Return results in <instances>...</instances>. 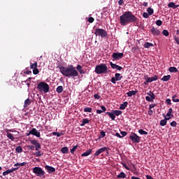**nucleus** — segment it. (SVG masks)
Wrapping results in <instances>:
<instances>
[{"label": "nucleus", "instance_id": "nucleus-1", "mask_svg": "<svg viewBox=\"0 0 179 179\" xmlns=\"http://www.w3.org/2000/svg\"><path fill=\"white\" fill-rule=\"evenodd\" d=\"M59 69V72L66 78H76V76H79V73H78L76 68L73 65H69L68 67L60 66Z\"/></svg>", "mask_w": 179, "mask_h": 179}, {"label": "nucleus", "instance_id": "nucleus-2", "mask_svg": "<svg viewBox=\"0 0 179 179\" xmlns=\"http://www.w3.org/2000/svg\"><path fill=\"white\" fill-rule=\"evenodd\" d=\"M120 20L121 26H127V24H129V23H135V22H137L138 17H135L132 12L126 11L120 17Z\"/></svg>", "mask_w": 179, "mask_h": 179}, {"label": "nucleus", "instance_id": "nucleus-3", "mask_svg": "<svg viewBox=\"0 0 179 179\" xmlns=\"http://www.w3.org/2000/svg\"><path fill=\"white\" fill-rule=\"evenodd\" d=\"M94 72L97 75H101V73H108V67H107V64H100L95 66Z\"/></svg>", "mask_w": 179, "mask_h": 179}, {"label": "nucleus", "instance_id": "nucleus-4", "mask_svg": "<svg viewBox=\"0 0 179 179\" xmlns=\"http://www.w3.org/2000/svg\"><path fill=\"white\" fill-rule=\"evenodd\" d=\"M37 89L38 92L43 93H48L50 92V85L44 82H41L37 85Z\"/></svg>", "mask_w": 179, "mask_h": 179}, {"label": "nucleus", "instance_id": "nucleus-5", "mask_svg": "<svg viewBox=\"0 0 179 179\" xmlns=\"http://www.w3.org/2000/svg\"><path fill=\"white\" fill-rule=\"evenodd\" d=\"M33 173L37 176V177H42L45 174V171L42 170L41 167L36 166L33 169Z\"/></svg>", "mask_w": 179, "mask_h": 179}, {"label": "nucleus", "instance_id": "nucleus-6", "mask_svg": "<svg viewBox=\"0 0 179 179\" xmlns=\"http://www.w3.org/2000/svg\"><path fill=\"white\" fill-rule=\"evenodd\" d=\"M94 34L96 36H100L101 37H108V34L107 31L103 29H96Z\"/></svg>", "mask_w": 179, "mask_h": 179}, {"label": "nucleus", "instance_id": "nucleus-7", "mask_svg": "<svg viewBox=\"0 0 179 179\" xmlns=\"http://www.w3.org/2000/svg\"><path fill=\"white\" fill-rule=\"evenodd\" d=\"M129 139H131L133 143H139V142H141V137L133 132L131 133L129 136Z\"/></svg>", "mask_w": 179, "mask_h": 179}, {"label": "nucleus", "instance_id": "nucleus-8", "mask_svg": "<svg viewBox=\"0 0 179 179\" xmlns=\"http://www.w3.org/2000/svg\"><path fill=\"white\" fill-rule=\"evenodd\" d=\"M108 150H110V148L108 147H103V148H99L98 150L96 151L94 156L95 157L100 156L101 153L104 152H108Z\"/></svg>", "mask_w": 179, "mask_h": 179}, {"label": "nucleus", "instance_id": "nucleus-9", "mask_svg": "<svg viewBox=\"0 0 179 179\" xmlns=\"http://www.w3.org/2000/svg\"><path fill=\"white\" fill-rule=\"evenodd\" d=\"M31 143L35 146V150H40L41 149V145L36 140H29Z\"/></svg>", "mask_w": 179, "mask_h": 179}, {"label": "nucleus", "instance_id": "nucleus-10", "mask_svg": "<svg viewBox=\"0 0 179 179\" xmlns=\"http://www.w3.org/2000/svg\"><path fill=\"white\" fill-rule=\"evenodd\" d=\"M124 57V53H120V52H114L112 55V58L115 59V61L118 59H121Z\"/></svg>", "mask_w": 179, "mask_h": 179}, {"label": "nucleus", "instance_id": "nucleus-11", "mask_svg": "<svg viewBox=\"0 0 179 179\" xmlns=\"http://www.w3.org/2000/svg\"><path fill=\"white\" fill-rule=\"evenodd\" d=\"M150 93L151 94H149V93L147 94L149 96H145V100L146 101L153 102V100L156 99V95H155L154 93H152V92H150Z\"/></svg>", "mask_w": 179, "mask_h": 179}, {"label": "nucleus", "instance_id": "nucleus-12", "mask_svg": "<svg viewBox=\"0 0 179 179\" xmlns=\"http://www.w3.org/2000/svg\"><path fill=\"white\" fill-rule=\"evenodd\" d=\"M30 134H32V135L36 136V138H40L41 136L40 131H37V129L36 128H33L31 130H30Z\"/></svg>", "mask_w": 179, "mask_h": 179}, {"label": "nucleus", "instance_id": "nucleus-13", "mask_svg": "<svg viewBox=\"0 0 179 179\" xmlns=\"http://www.w3.org/2000/svg\"><path fill=\"white\" fill-rule=\"evenodd\" d=\"M45 170H47L48 173H49V174H51L52 173H55V168L52 167V166H50L48 165L45 166Z\"/></svg>", "mask_w": 179, "mask_h": 179}, {"label": "nucleus", "instance_id": "nucleus-14", "mask_svg": "<svg viewBox=\"0 0 179 179\" xmlns=\"http://www.w3.org/2000/svg\"><path fill=\"white\" fill-rule=\"evenodd\" d=\"M150 32L153 36H159V34H160V31L155 28V27H152V28L150 29Z\"/></svg>", "mask_w": 179, "mask_h": 179}, {"label": "nucleus", "instance_id": "nucleus-15", "mask_svg": "<svg viewBox=\"0 0 179 179\" xmlns=\"http://www.w3.org/2000/svg\"><path fill=\"white\" fill-rule=\"evenodd\" d=\"M110 65L113 69H117V71H121L122 69V66H118L113 62H110Z\"/></svg>", "mask_w": 179, "mask_h": 179}, {"label": "nucleus", "instance_id": "nucleus-16", "mask_svg": "<svg viewBox=\"0 0 179 179\" xmlns=\"http://www.w3.org/2000/svg\"><path fill=\"white\" fill-rule=\"evenodd\" d=\"M106 114L111 118L112 121H115V115H114V112H106Z\"/></svg>", "mask_w": 179, "mask_h": 179}, {"label": "nucleus", "instance_id": "nucleus-17", "mask_svg": "<svg viewBox=\"0 0 179 179\" xmlns=\"http://www.w3.org/2000/svg\"><path fill=\"white\" fill-rule=\"evenodd\" d=\"M93 150L92 149H89L88 150H87L86 152H85L84 153H83L81 155L82 157H86L87 156H89L90 155H92V152Z\"/></svg>", "mask_w": 179, "mask_h": 179}, {"label": "nucleus", "instance_id": "nucleus-18", "mask_svg": "<svg viewBox=\"0 0 179 179\" xmlns=\"http://www.w3.org/2000/svg\"><path fill=\"white\" fill-rule=\"evenodd\" d=\"M148 82H149L150 83H152V82H155V80H157L158 77L157 76H154L153 77H148Z\"/></svg>", "mask_w": 179, "mask_h": 179}, {"label": "nucleus", "instance_id": "nucleus-19", "mask_svg": "<svg viewBox=\"0 0 179 179\" xmlns=\"http://www.w3.org/2000/svg\"><path fill=\"white\" fill-rule=\"evenodd\" d=\"M169 8H173V9H177V8H179V5H176L174 2H170L168 4Z\"/></svg>", "mask_w": 179, "mask_h": 179}, {"label": "nucleus", "instance_id": "nucleus-20", "mask_svg": "<svg viewBox=\"0 0 179 179\" xmlns=\"http://www.w3.org/2000/svg\"><path fill=\"white\" fill-rule=\"evenodd\" d=\"M30 104H31V101L30 100V99H27L24 103V108H26V107H29Z\"/></svg>", "mask_w": 179, "mask_h": 179}, {"label": "nucleus", "instance_id": "nucleus-21", "mask_svg": "<svg viewBox=\"0 0 179 179\" xmlns=\"http://www.w3.org/2000/svg\"><path fill=\"white\" fill-rule=\"evenodd\" d=\"M136 93H138V91H129V92L127 93V95L128 96V97H132V96H135V94H136Z\"/></svg>", "mask_w": 179, "mask_h": 179}, {"label": "nucleus", "instance_id": "nucleus-22", "mask_svg": "<svg viewBox=\"0 0 179 179\" xmlns=\"http://www.w3.org/2000/svg\"><path fill=\"white\" fill-rule=\"evenodd\" d=\"M128 107V102L125 101L123 103H122L120 106V110H125Z\"/></svg>", "mask_w": 179, "mask_h": 179}, {"label": "nucleus", "instance_id": "nucleus-23", "mask_svg": "<svg viewBox=\"0 0 179 179\" xmlns=\"http://www.w3.org/2000/svg\"><path fill=\"white\" fill-rule=\"evenodd\" d=\"M171 78V75H167V76H164L161 80H163V82H168V80H170V79Z\"/></svg>", "mask_w": 179, "mask_h": 179}, {"label": "nucleus", "instance_id": "nucleus-24", "mask_svg": "<svg viewBox=\"0 0 179 179\" xmlns=\"http://www.w3.org/2000/svg\"><path fill=\"white\" fill-rule=\"evenodd\" d=\"M143 47H144V48H150V47H154V45L152 43L146 42L143 45Z\"/></svg>", "mask_w": 179, "mask_h": 179}, {"label": "nucleus", "instance_id": "nucleus-25", "mask_svg": "<svg viewBox=\"0 0 179 179\" xmlns=\"http://www.w3.org/2000/svg\"><path fill=\"white\" fill-rule=\"evenodd\" d=\"M61 152L64 155H66V153H68V152H69V149L68 148V147H63L61 149Z\"/></svg>", "mask_w": 179, "mask_h": 179}, {"label": "nucleus", "instance_id": "nucleus-26", "mask_svg": "<svg viewBox=\"0 0 179 179\" xmlns=\"http://www.w3.org/2000/svg\"><path fill=\"white\" fill-rule=\"evenodd\" d=\"M89 122H90V120H89V119L84 118L83 119V122L80 124V127H85V125H86V124H89Z\"/></svg>", "mask_w": 179, "mask_h": 179}, {"label": "nucleus", "instance_id": "nucleus-27", "mask_svg": "<svg viewBox=\"0 0 179 179\" xmlns=\"http://www.w3.org/2000/svg\"><path fill=\"white\" fill-rule=\"evenodd\" d=\"M166 117H174V115H173V108H170L169 109L168 113H166Z\"/></svg>", "mask_w": 179, "mask_h": 179}, {"label": "nucleus", "instance_id": "nucleus-28", "mask_svg": "<svg viewBox=\"0 0 179 179\" xmlns=\"http://www.w3.org/2000/svg\"><path fill=\"white\" fill-rule=\"evenodd\" d=\"M56 92L60 94V93H62L64 92V87L62 86H58L56 89Z\"/></svg>", "mask_w": 179, "mask_h": 179}, {"label": "nucleus", "instance_id": "nucleus-29", "mask_svg": "<svg viewBox=\"0 0 179 179\" xmlns=\"http://www.w3.org/2000/svg\"><path fill=\"white\" fill-rule=\"evenodd\" d=\"M117 178H127V174L124 172H121L119 175L117 176Z\"/></svg>", "mask_w": 179, "mask_h": 179}, {"label": "nucleus", "instance_id": "nucleus-30", "mask_svg": "<svg viewBox=\"0 0 179 179\" xmlns=\"http://www.w3.org/2000/svg\"><path fill=\"white\" fill-rule=\"evenodd\" d=\"M115 78L117 81L121 80L122 79V76H121V74H120L118 73H116L115 74Z\"/></svg>", "mask_w": 179, "mask_h": 179}, {"label": "nucleus", "instance_id": "nucleus-31", "mask_svg": "<svg viewBox=\"0 0 179 179\" xmlns=\"http://www.w3.org/2000/svg\"><path fill=\"white\" fill-rule=\"evenodd\" d=\"M7 138H8V139H10V141H15V137L13 136V134L7 132L6 134Z\"/></svg>", "mask_w": 179, "mask_h": 179}, {"label": "nucleus", "instance_id": "nucleus-32", "mask_svg": "<svg viewBox=\"0 0 179 179\" xmlns=\"http://www.w3.org/2000/svg\"><path fill=\"white\" fill-rule=\"evenodd\" d=\"M169 72H171V73H174V72L177 73V72H178V69H177L176 67H169Z\"/></svg>", "mask_w": 179, "mask_h": 179}, {"label": "nucleus", "instance_id": "nucleus-33", "mask_svg": "<svg viewBox=\"0 0 179 179\" xmlns=\"http://www.w3.org/2000/svg\"><path fill=\"white\" fill-rule=\"evenodd\" d=\"M114 115H116L117 117H118V115H121V114H122V111L121 110H113Z\"/></svg>", "mask_w": 179, "mask_h": 179}, {"label": "nucleus", "instance_id": "nucleus-34", "mask_svg": "<svg viewBox=\"0 0 179 179\" xmlns=\"http://www.w3.org/2000/svg\"><path fill=\"white\" fill-rule=\"evenodd\" d=\"M15 152L17 153H22L23 152V148H22V146H17L16 148H15Z\"/></svg>", "mask_w": 179, "mask_h": 179}, {"label": "nucleus", "instance_id": "nucleus-35", "mask_svg": "<svg viewBox=\"0 0 179 179\" xmlns=\"http://www.w3.org/2000/svg\"><path fill=\"white\" fill-rule=\"evenodd\" d=\"M159 125H161V127H166V125H167V121L165 119L162 120L160 121Z\"/></svg>", "mask_w": 179, "mask_h": 179}, {"label": "nucleus", "instance_id": "nucleus-36", "mask_svg": "<svg viewBox=\"0 0 179 179\" xmlns=\"http://www.w3.org/2000/svg\"><path fill=\"white\" fill-rule=\"evenodd\" d=\"M37 65H38L37 62H35L34 64L31 63L30 64L31 69H33V70L36 69L37 68Z\"/></svg>", "mask_w": 179, "mask_h": 179}, {"label": "nucleus", "instance_id": "nucleus-37", "mask_svg": "<svg viewBox=\"0 0 179 179\" xmlns=\"http://www.w3.org/2000/svg\"><path fill=\"white\" fill-rule=\"evenodd\" d=\"M147 12L150 16L153 15V13H154L153 9L150 7L147 9Z\"/></svg>", "mask_w": 179, "mask_h": 179}, {"label": "nucleus", "instance_id": "nucleus-38", "mask_svg": "<svg viewBox=\"0 0 179 179\" xmlns=\"http://www.w3.org/2000/svg\"><path fill=\"white\" fill-rule=\"evenodd\" d=\"M172 101H173V103H178L179 102V99H177V95H173L172 96Z\"/></svg>", "mask_w": 179, "mask_h": 179}, {"label": "nucleus", "instance_id": "nucleus-39", "mask_svg": "<svg viewBox=\"0 0 179 179\" xmlns=\"http://www.w3.org/2000/svg\"><path fill=\"white\" fill-rule=\"evenodd\" d=\"M138 133H140L141 135H148V131L143 129H139Z\"/></svg>", "mask_w": 179, "mask_h": 179}, {"label": "nucleus", "instance_id": "nucleus-40", "mask_svg": "<svg viewBox=\"0 0 179 179\" xmlns=\"http://www.w3.org/2000/svg\"><path fill=\"white\" fill-rule=\"evenodd\" d=\"M162 34L166 37H169L170 34L169 33V31H167L166 29H164L162 31Z\"/></svg>", "mask_w": 179, "mask_h": 179}, {"label": "nucleus", "instance_id": "nucleus-41", "mask_svg": "<svg viewBox=\"0 0 179 179\" xmlns=\"http://www.w3.org/2000/svg\"><path fill=\"white\" fill-rule=\"evenodd\" d=\"M76 149H78V145L73 146V148L71 149V154L73 155V153H75V152L76 151Z\"/></svg>", "mask_w": 179, "mask_h": 179}, {"label": "nucleus", "instance_id": "nucleus-42", "mask_svg": "<svg viewBox=\"0 0 179 179\" xmlns=\"http://www.w3.org/2000/svg\"><path fill=\"white\" fill-rule=\"evenodd\" d=\"M92 108H84V112L85 113H92Z\"/></svg>", "mask_w": 179, "mask_h": 179}, {"label": "nucleus", "instance_id": "nucleus-43", "mask_svg": "<svg viewBox=\"0 0 179 179\" xmlns=\"http://www.w3.org/2000/svg\"><path fill=\"white\" fill-rule=\"evenodd\" d=\"M35 156L36 157H41V156H43V153H41V151H38L35 153Z\"/></svg>", "mask_w": 179, "mask_h": 179}, {"label": "nucleus", "instance_id": "nucleus-44", "mask_svg": "<svg viewBox=\"0 0 179 179\" xmlns=\"http://www.w3.org/2000/svg\"><path fill=\"white\" fill-rule=\"evenodd\" d=\"M40 73V71H38V69H34L33 70V73L34 75H38V73Z\"/></svg>", "mask_w": 179, "mask_h": 179}, {"label": "nucleus", "instance_id": "nucleus-45", "mask_svg": "<svg viewBox=\"0 0 179 179\" xmlns=\"http://www.w3.org/2000/svg\"><path fill=\"white\" fill-rule=\"evenodd\" d=\"M155 23L157 26H162V24H163V22H162L160 20H157Z\"/></svg>", "mask_w": 179, "mask_h": 179}, {"label": "nucleus", "instance_id": "nucleus-46", "mask_svg": "<svg viewBox=\"0 0 179 179\" xmlns=\"http://www.w3.org/2000/svg\"><path fill=\"white\" fill-rule=\"evenodd\" d=\"M94 99H96V100H100V99H101V96L99 94H95L94 95Z\"/></svg>", "mask_w": 179, "mask_h": 179}, {"label": "nucleus", "instance_id": "nucleus-47", "mask_svg": "<svg viewBox=\"0 0 179 179\" xmlns=\"http://www.w3.org/2000/svg\"><path fill=\"white\" fill-rule=\"evenodd\" d=\"M149 16H150V15L148 13H143V17H144L145 19H148V17H149Z\"/></svg>", "mask_w": 179, "mask_h": 179}, {"label": "nucleus", "instance_id": "nucleus-48", "mask_svg": "<svg viewBox=\"0 0 179 179\" xmlns=\"http://www.w3.org/2000/svg\"><path fill=\"white\" fill-rule=\"evenodd\" d=\"M165 103H166V104H168L169 106H171V99H166Z\"/></svg>", "mask_w": 179, "mask_h": 179}, {"label": "nucleus", "instance_id": "nucleus-49", "mask_svg": "<svg viewBox=\"0 0 179 179\" xmlns=\"http://www.w3.org/2000/svg\"><path fill=\"white\" fill-rule=\"evenodd\" d=\"M104 136H106V132L104 131H101V136H99L100 138H104Z\"/></svg>", "mask_w": 179, "mask_h": 179}, {"label": "nucleus", "instance_id": "nucleus-50", "mask_svg": "<svg viewBox=\"0 0 179 179\" xmlns=\"http://www.w3.org/2000/svg\"><path fill=\"white\" fill-rule=\"evenodd\" d=\"M88 22L89 23H93V22H94V18H93V17H90L88 18Z\"/></svg>", "mask_w": 179, "mask_h": 179}, {"label": "nucleus", "instance_id": "nucleus-51", "mask_svg": "<svg viewBox=\"0 0 179 179\" xmlns=\"http://www.w3.org/2000/svg\"><path fill=\"white\" fill-rule=\"evenodd\" d=\"M156 107V103H152L149 106V110H152V108H155Z\"/></svg>", "mask_w": 179, "mask_h": 179}, {"label": "nucleus", "instance_id": "nucleus-52", "mask_svg": "<svg viewBox=\"0 0 179 179\" xmlns=\"http://www.w3.org/2000/svg\"><path fill=\"white\" fill-rule=\"evenodd\" d=\"M171 127H177V122H176V121L171 122Z\"/></svg>", "mask_w": 179, "mask_h": 179}, {"label": "nucleus", "instance_id": "nucleus-53", "mask_svg": "<svg viewBox=\"0 0 179 179\" xmlns=\"http://www.w3.org/2000/svg\"><path fill=\"white\" fill-rule=\"evenodd\" d=\"M120 134L122 135L121 136H122V138H124V136H127L128 133L127 131H121Z\"/></svg>", "mask_w": 179, "mask_h": 179}, {"label": "nucleus", "instance_id": "nucleus-54", "mask_svg": "<svg viewBox=\"0 0 179 179\" xmlns=\"http://www.w3.org/2000/svg\"><path fill=\"white\" fill-rule=\"evenodd\" d=\"M52 135H54L55 136H57V138H59V136H61V134L58 132H52Z\"/></svg>", "mask_w": 179, "mask_h": 179}, {"label": "nucleus", "instance_id": "nucleus-55", "mask_svg": "<svg viewBox=\"0 0 179 179\" xmlns=\"http://www.w3.org/2000/svg\"><path fill=\"white\" fill-rule=\"evenodd\" d=\"M76 69L78 72H80V71H82V66H80V64H78L76 67Z\"/></svg>", "mask_w": 179, "mask_h": 179}, {"label": "nucleus", "instance_id": "nucleus-56", "mask_svg": "<svg viewBox=\"0 0 179 179\" xmlns=\"http://www.w3.org/2000/svg\"><path fill=\"white\" fill-rule=\"evenodd\" d=\"M27 148L29 150H34V145H28Z\"/></svg>", "mask_w": 179, "mask_h": 179}, {"label": "nucleus", "instance_id": "nucleus-57", "mask_svg": "<svg viewBox=\"0 0 179 179\" xmlns=\"http://www.w3.org/2000/svg\"><path fill=\"white\" fill-rule=\"evenodd\" d=\"M110 82H112V83L115 84V82H117L115 77H113L110 80Z\"/></svg>", "mask_w": 179, "mask_h": 179}, {"label": "nucleus", "instance_id": "nucleus-58", "mask_svg": "<svg viewBox=\"0 0 179 179\" xmlns=\"http://www.w3.org/2000/svg\"><path fill=\"white\" fill-rule=\"evenodd\" d=\"M174 40H175V41H176V44H178L179 45V38L177 36H175Z\"/></svg>", "mask_w": 179, "mask_h": 179}, {"label": "nucleus", "instance_id": "nucleus-59", "mask_svg": "<svg viewBox=\"0 0 179 179\" xmlns=\"http://www.w3.org/2000/svg\"><path fill=\"white\" fill-rule=\"evenodd\" d=\"M171 118H173V117H171V116H166V117H165L164 120L166 121H169V120H171Z\"/></svg>", "mask_w": 179, "mask_h": 179}, {"label": "nucleus", "instance_id": "nucleus-60", "mask_svg": "<svg viewBox=\"0 0 179 179\" xmlns=\"http://www.w3.org/2000/svg\"><path fill=\"white\" fill-rule=\"evenodd\" d=\"M101 108L102 110V113H106V106H101Z\"/></svg>", "mask_w": 179, "mask_h": 179}, {"label": "nucleus", "instance_id": "nucleus-61", "mask_svg": "<svg viewBox=\"0 0 179 179\" xmlns=\"http://www.w3.org/2000/svg\"><path fill=\"white\" fill-rule=\"evenodd\" d=\"M153 115V110L152 109H149L148 115Z\"/></svg>", "mask_w": 179, "mask_h": 179}, {"label": "nucleus", "instance_id": "nucleus-62", "mask_svg": "<svg viewBox=\"0 0 179 179\" xmlns=\"http://www.w3.org/2000/svg\"><path fill=\"white\" fill-rule=\"evenodd\" d=\"M115 136H117V138H122V136H121V134H120V133H116L115 134Z\"/></svg>", "mask_w": 179, "mask_h": 179}, {"label": "nucleus", "instance_id": "nucleus-63", "mask_svg": "<svg viewBox=\"0 0 179 179\" xmlns=\"http://www.w3.org/2000/svg\"><path fill=\"white\" fill-rule=\"evenodd\" d=\"M145 177L147 179H152L153 178L152 176H150L149 175H147Z\"/></svg>", "mask_w": 179, "mask_h": 179}, {"label": "nucleus", "instance_id": "nucleus-64", "mask_svg": "<svg viewBox=\"0 0 179 179\" xmlns=\"http://www.w3.org/2000/svg\"><path fill=\"white\" fill-rule=\"evenodd\" d=\"M131 179H141V178L135 176H131Z\"/></svg>", "mask_w": 179, "mask_h": 179}]
</instances>
